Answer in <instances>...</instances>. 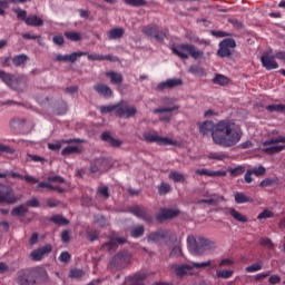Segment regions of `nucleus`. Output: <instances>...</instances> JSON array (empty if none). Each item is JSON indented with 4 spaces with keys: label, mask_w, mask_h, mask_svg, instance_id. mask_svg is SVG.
<instances>
[{
    "label": "nucleus",
    "mask_w": 285,
    "mask_h": 285,
    "mask_svg": "<svg viewBox=\"0 0 285 285\" xmlns=\"http://www.w3.org/2000/svg\"><path fill=\"white\" fill-rule=\"evenodd\" d=\"M183 81L179 78H173V79H167L164 82H160L158 85V90H166L167 88H177V86H181Z\"/></svg>",
    "instance_id": "nucleus-22"
},
{
    "label": "nucleus",
    "mask_w": 285,
    "mask_h": 285,
    "mask_svg": "<svg viewBox=\"0 0 285 285\" xmlns=\"http://www.w3.org/2000/svg\"><path fill=\"white\" fill-rule=\"evenodd\" d=\"M215 83H218V86H228V83H230V78L224 75H216Z\"/></svg>",
    "instance_id": "nucleus-40"
},
{
    "label": "nucleus",
    "mask_w": 285,
    "mask_h": 285,
    "mask_svg": "<svg viewBox=\"0 0 285 285\" xmlns=\"http://www.w3.org/2000/svg\"><path fill=\"white\" fill-rule=\"evenodd\" d=\"M170 50L173 55H176L179 59H188V57H191V59H200V57H204V51H199V49H196L195 46L190 43L173 45Z\"/></svg>",
    "instance_id": "nucleus-3"
},
{
    "label": "nucleus",
    "mask_w": 285,
    "mask_h": 285,
    "mask_svg": "<svg viewBox=\"0 0 285 285\" xmlns=\"http://www.w3.org/2000/svg\"><path fill=\"white\" fill-rule=\"evenodd\" d=\"M236 204H253L254 199L252 197L246 196L244 193L237 191L235 194Z\"/></svg>",
    "instance_id": "nucleus-29"
},
{
    "label": "nucleus",
    "mask_w": 285,
    "mask_h": 285,
    "mask_svg": "<svg viewBox=\"0 0 285 285\" xmlns=\"http://www.w3.org/2000/svg\"><path fill=\"white\" fill-rule=\"evenodd\" d=\"M97 194L104 197L105 199H108V197H110V194L108 193V187L106 186L99 187Z\"/></svg>",
    "instance_id": "nucleus-57"
},
{
    "label": "nucleus",
    "mask_w": 285,
    "mask_h": 285,
    "mask_svg": "<svg viewBox=\"0 0 285 285\" xmlns=\"http://www.w3.org/2000/svg\"><path fill=\"white\" fill-rule=\"evenodd\" d=\"M170 257H179L181 255V246L177 245L175 246L170 252Z\"/></svg>",
    "instance_id": "nucleus-59"
},
{
    "label": "nucleus",
    "mask_w": 285,
    "mask_h": 285,
    "mask_svg": "<svg viewBox=\"0 0 285 285\" xmlns=\"http://www.w3.org/2000/svg\"><path fill=\"white\" fill-rule=\"evenodd\" d=\"M169 179H171L173 181H175L176 184H184L186 181V177H184V175L178 171H170L168 175Z\"/></svg>",
    "instance_id": "nucleus-34"
},
{
    "label": "nucleus",
    "mask_w": 285,
    "mask_h": 285,
    "mask_svg": "<svg viewBox=\"0 0 285 285\" xmlns=\"http://www.w3.org/2000/svg\"><path fill=\"white\" fill-rule=\"evenodd\" d=\"M80 141L79 139L61 140V142L48 144V148L49 150H61V144H79Z\"/></svg>",
    "instance_id": "nucleus-32"
},
{
    "label": "nucleus",
    "mask_w": 285,
    "mask_h": 285,
    "mask_svg": "<svg viewBox=\"0 0 285 285\" xmlns=\"http://www.w3.org/2000/svg\"><path fill=\"white\" fill-rule=\"evenodd\" d=\"M131 213L132 215H135L136 217H139L140 219H144L145 222L153 220V218L150 217V215H148V212L144 207H139V206L131 207Z\"/></svg>",
    "instance_id": "nucleus-23"
},
{
    "label": "nucleus",
    "mask_w": 285,
    "mask_h": 285,
    "mask_svg": "<svg viewBox=\"0 0 285 285\" xmlns=\"http://www.w3.org/2000/svg\"><path fill=\"white\" fill-rule=\"evenodd\" d=\"M229 215L236 222H240L242 224H246L248 222V217L244 216L242 213L237 212L235 208L229 209Z\"/></svg>",
    "instance_id": "nucleus-30"
},
{
    "label": "nucleus",
    "mask_w": 285,
    "mask_h": 285,
    "mask_svg": "<svg viewBox=\"0 0 285 285\" xmlns=\"http://www.w3.org/2000/svg\"><path fill=\"white\" fill-rule=\"evenodd\" d=\"M51 252H52V246L46 245L43 247H40L31 252V258L33 259V262H41L43 255H48V253H51Z\"/></svg>",
    "instance_id": "nucleus-17"
},
{
    "label": "nucleus",
    "mask_w": 285,
    "mask_h": 285,
    "mask_svg": "<svg viewBox=\"0 0 285 285\" xmlns=\"http://www.w3.org/2000/svg\"><path fill=\"white\" fill-rule=\"evenodd\" d=\"M28 61V56L26 55H19L12 58L13 66H23Z\"/></svg>",
    "instance_id": "nucleus-41"
},
{
    "label": "nucleus",
    "mask_w": 285,
    "mask_h": 285,
    "mask_svg": "<svg viewBox=\"0 0 285 285\" xmlns=\"http://www.w3.org/2000/svg\"><path fill=\"white\" fill-rule=\"evenodd\" d=\"M228 23H232V26L237 30H242V28H244V23L236 18H229Z\"/></svg>",
    "instance_id": "nucleus-56"
},
{
    "label": "nucleus",
    "mask_w": 285,
    "mask_h": 285,
    "mask_svg": "<svg viewBox=\"0 0 285 285\" xmlns=\"http://www.w3.org/2000/svg\"><path fill=\"white\" fill-rule=\"evenodd\" d=\"M141 235H144V226L138 225L136 227L132 228L131 230V237H141Z\"/></svg>",
    "instance_id": "nucleus-53"
},
{
    "label": "nucleus",
    "mask_w": 285,
    "mask_h": 285,
    "mask_svg": "<svg viewBox=\"0 0 285 285\" xmlns=\"http://www.w3.org/2000/svg\"><path fill=\"white\" fill-rule=\"evenodd\" d=\"M105 75H106V77H109L110 83H114L116 86L124 83V76L119 72L107 71Z\"/></svg>",
    "instance_id": "nucleus-27"
},
{
    "label": "nucleus",
    "mask_w": 285,
    "mask_h": 285,
    "mask_svg": "<svg viewBox=\"0 0 285 285\" xmlns=\"http://www.w3.org/2000/svg\"><path fill=\"white\" fill-rule=\"evenodd\" d=\"M22 179H24L27 184H39V180L30 175L22 176Z\"/></svg>",
    "instance_id": "nucleus-62"
},
{
    "label": "nucleus",
    "mask_w": 285,
    "mask_h": 285,
    "mask_svg": "<svg viewBox=\"0 0 285 285\" xmlns=\"http://www.w3.org/2000/svg\"><path fill=\"white\" fill-rule=\"evenodd\" d=\"M175 110H179V106L164 107V108L154 109V112L155 114H158V112H173Z\"/></svg>",
    "instance_id": "nucleus-54"
},
{
    "label": "nucleus",
    "mask_w": 285,
    "mask_h": 285,
    "mask_svg": "<svg viewBox=\"0 0 285 285\" xmlns=\"http://www.w3.org/2000/svg\"><path fill=\"white\" fill-rule=\"evenodd\" d=\"M276 59H278L279 61H283L285 63V51H277L275 53Z\"/></svg>",
    "instance_id": "nucleus-64"
},
{
    "label": "nucleus",
    "mask_w": 285,
    "mask_h": 285,
    "mask_svg": "<svg viewBox=\"0 0 285 285\" xmlns=\"http://www.w3.org/2000/svg\"><path fill=\"white\" fill-rule=\"evenodd\" d=\"M119 244H126V238H112L108 243H105L102 245V250H108L109 253H112V250H117V246Z\"/></svg>",
    "instance_id": "nucleus-20"
},
{
    "label": "nucleus",
    "mask_w": 285,
    "mask_h": 285,
    "mask_svg": "<svg viewBox=\"0 0 285 285\" xmlns=\"http://www.w3.org/2000/svg\"><path fill=\"white\" fill-rule=\"evenodd\" d=\"M39 188H47V190H56L57 193H66L68 190V183L60 176H50L47 181H41L37 185Z\"/></svg>",
    "instance_id": "nucleus-5"
},
{
    "label": "nucleus",
    "mask_w": 285,
    "mask_h": 285,
    "mask_svg": "<svg viewBox=\"0 0 285 285\" xmlns=\"http://www.w3.org/2000/svg\"><path fill=\"white\" fill-rule=\"evenodd\" d=\"M169 190H170V185L168 183H163L158 187L159 195H168Z\"/></svg>",
    "instance_id": "nucleus-55"
},
{
    "label": "nucleus",
    "mask_w": 285,
    "mask_h": 285,
    "mask_svg": "<svg viewBox=\"0 0 285 285\" xmlns=\"http://www.w3.org/2000/svg\"><path fill=\"white\" fill-rule=\"evenodd\" d=\"M65 37L69 39V41H81V33L77 31H66Z\"/></svg>",
    "instance_id": "nucleus-38"
},
{
    "label": "nucleus",
    "mask_w": 285,
    "mask_h": 285,
    "mask_svg": "<svg viewBox=\"0 0 285 285\" xmlns=\"http://www.w3.org/2000/svg\"><path fill=\"white\" fill-rule=\"evenodd\" d=\"M87 237H88L89 242H95V240L99 239V232H97V230L87 232Z\"/></svg>",
    "instance_id": "nucleus-58"
},
{
    "label": "nucleus",
    "mask_w": 285,
    "mask_h": 285,
    "mask_svg": "<svg viewBox=\"0 0 285 285\" xmlns=\"http://www.w3.org/2000/svg\"><path fill=\"white\" fill-rule=\"evenodd\" d=\"M187 248L191 255H196L197 257L202 255H206L207 250L213 248V242L204 236H188L187 237Z\"/></svg>",
    "instance_id": "nucleus-2"
},
{
    "label": "nucleus",
    "mask_w": 285,
    "mask_h": 285,
    "mask_svg": "<svg viewBox=\"0 0 285 285\" xmlns=\"http://www.w3.org/2000/svg\"><path fill=\"white\" fill-rule=\"evenodd\" d=\"M179 215V209L161 208L159 214L156 216L158 222H165V219H173Z\"/></svg>",
    "instance_id": "nucleus-16"
},
{
    "label": "nucleus",
    "mask_w": 285,
    "mask_h": 285,
    "mask_svg": "<svg viewBox=\"0 0 285 285\" xmlns=\"http://www.w3.org/2000/svg\"><path fill=\"white\" fill-rule=\"evenodd\" d=\"M126 6H131L132 8H141L147 4L146 0H125Z\"/></svg>",
    "instance_id": "nucleus-43"
},
{
    "label": "nucleus",
    "mask_w": 285,
    "mask_h": 285,
    "mask_svg": "<svg viewBox=\"0 0 285 285\" xmlns=\"http://www.w3.org/2000/svg\"><path fill=\"white\" fill-rule=\"evenodd\" d=\"M235 274L233 269H217L216 275L222 279H230V276Z\"/></svg>",
    "instance_id": "nucleus-36"
},
{
    "label": "nucleus",
    "mask_w": 285,
    "mask_h": 285,
    "mask_svg": "<svg viewBox=\"0 0 285 285\" xmlns=\"http://www.w3.org/2000/svg\"><path fill=\"white\" fill-rule=\"evenodd\" d=\"M263 146L265 147L264 153H266V155H277V153L285 150V137L278 136L277 138H272L266 140Z\"/></svg>",
    "instance_id": "nucleus-9"
},
{
    "label": "nucleus",
    "mask_w": 285,
    "mask_h": 285,
    "mask_svg": "<svg viewBox=\"0 0 285 285\" xmlns=\"http://www.w3.org/2000/svg\"><path fill=\"white\" fill-rule=\"evenodd\" d=\"M86 55H88V52H81V51L67 55V61H69L70 63H75L78 57H86Z\"/></svg>",
    "instance_id": "nucleus-47"
},
{
    "label": "nucleus",
    "mask_w": 285,
    "mask_h": 285,
    "mask_svg": "<svg viewBox=\"0 0 285 285\" xmlns=\"http://www.w3.org/2000/svg\"><path fill=\"white\" fill-rule=\"evenodd\" d=\"M81 153V148L77 146H68L61 150V155L63 157H68V155H79Z\"/></svg>",
    "instance_id": "nucleus-33"
},
{
    "label": "nucleus",
    "mask_w": 285,
    "mask_h": 285,
    "mask_svg": "<svg viewBox=\"0 0 285 285\" xmlns=\"http://www.w3.org/2000/svg\"><path fill=\"white\" fill-rule=\"evenodd\" d=\"M83 275H86L83 269L73 268L70 271L69 277H72L73 279H81V277H83Z\"/></svg>",
    "instance_id": "nucleus-46"
},
{
    "label": "nucleus",
    "mask_w": 285,
    "mask_h": 285,
    "mask_svg": "<svg viewBox=\"0 0 285 285\" xmlns=\"http://www.w3.org/2000/svg\"><path fill=\"white\" fill-rule=\"evenodd\" d=\"M26 213H28V207H26L24 205H20L18 207H14L11 210V215L13 217H26Z\"/></svg>",
    "instance_id": "nucleus-35"
},
{
    "label": "nucleus",
    "mask_w": 285,
    "mask_h": 285,
    "mask_svg": "<svg viewBox=\"0 0 285 285\" xmlns=\"http://www.w3.org/2000/svg\"><path fill=\"white\" fill-rule=\"evenodd\" d=\"M112 110L117 111V105H108V106L100 107L101 115H108V114L112 112Z\"/></svg>",
    "instance_id": "nucleus-52"
},
{
    "label": "nucleus",
    "mask_w": 285,
    "mask_h": 285,
    "mask_svg": "<svg viewBox=\"0 0 285 285\" xmlns=\"http://www.w3.org/2000/svg\"><path fill=\"white\" fill-rule=\"evenodd\" d=\"M277 57L273 55V50L265 51L261 57V63L265 70H277L279 63H277Z\"/></svg>",
    "instance_id": "nucleus-11"
},
{
    "label": "nucleus",
    "mask_w": 285,
    "mask_h": 285,
    "mask_svg": "<svg viewBox=\"0 0 285 285\" xmlns=\"http://www.w3.org/2000/svg\"><path fill=\"white\" fill-rule=\"evenodd\" d=\"M51 222L58 226H68V224H70V222L61 215L52 216Z\"/></svg>",
    "instance_id": "nucleus-37"
},
{
    "label": "nucleus",
    "mask_w": 285,
    "mask_h": 285,
    "mask_svg": "<svg viewBox=\"0 0 285 285\" xmlns=\"http://www.w3.org/2000/svg\"><path fill=\"white\" fill-rule=\"evenodd\" d=\"M13 12L17 14V18L20 19V21H23L24 23H27V21H28V12H26V10L13 9Z\"/></svg>",
    "instance_id": "nucleus-45"
},
{
    "label": "nucleus",
    "mask_w": 285,
    "mask_h": 285,
    "mask_svg": "<svg viewBox=\"0 0 285 285\" xmlns=\"http://www.w3.org/2000/svg\"><path fill=\"white\" fill-rule=\"evenodd\" d=\"M272 217H275V214L268 209H264L258 214L257 219H271Z\"/></svg>",
    "instance_id": "nucleus-50"
},
{
    "label": "nucleus",
    "mask_w": 285,
    "mask_h": 285,
    "mask_svg": "<svg viewBox=\"0 0 285 285\" xmlns=\"http://www.w3.org/2000/svg\"><path fill=\"white\" fill-rule=\"evenodd\" d=\"M130 264V255L126 252L118 253L110 262L111 266L116 268H124Z\"/></svg>",
    "instance_id": "nucleus-15"
},
{
    "label": "nucleus",
    "mask_w": 285,
    "mask_h": 285,
    "mask_svg": "<svg viewBox=\"0 0 285 285\" xmlns=\"http://www.w3.org/2000/svg\"><path fill=\"white\" fill-rule=\"evenodd\" d=\"M166 237H168V232L159 230V232L150 234L149 237H148V242L157 243V242H159V240H161V239H164Z\"/></svg>",
    "instance_id": "nucleus-31"
},
{
    "label": "nucleus",
    "mask_w": 285,
    "mask_h": 285,
    "mask_svg": "<svg viewBox=\"0 0 285 285\" xmlns=\"http://www.w3.org/2000/svg\"><path fill=\"white\" fill-rule=\"evenodd\" d=\"M146 273H136L132 276H128L125 279L124 285H144V279H146Z\"/></svg>",
    "instance_id": "nucleus-19"
},
{
    "label": "nucleus",
    "mask_w": 285,
    "mask_h": 285,
    "mask_svg": "<svg viewBox=\"0 0 285 285\" xmlns=\"http://www.w3.org/2000/svg\"><path fill=\"white\" fill-rule=\"evenodd\" d=\"M124 35H126V30L124 28H114L107 32V37L110 41L121 39Z\"/></svg>",
    "instance_id": "nucleus-25"
},
{
    "label": "nucleus",
    "mask_w": 285,
    "mask_h": 285,
    "mask_svg": "<svg viewBox=\"0 0 285 285\" xmlns=\"http://www.w3.org/2000/svg\"><path fill=\"white\" fill-rule=\"evenodd\" d=\"M268 282L269 284H281L282 283V277L279 275H272L269 278H268Z\"/></svg>",
    "instance_id": "nucleus-60"
},
{
    "label": "nucleus",
    "mask_w": 285,
    "mask_h": 285,
    "mask_svg": "<svg viewBox=\"0 0 285 285\" xmlns=\"http://www.w3.org/2000/svg\"><path fill=\"white\" fill-rule=\"evenodd\" d=\"M264 268V263L258 262L256 264H252L245 268L246 273H257V271H262Z\"/></svg>",
    "instance_id": "nucleus-42"
},
{
    "label": "nucleus",
    "mask_w": 285,
    "mask_h": 285,
    "mask_svg": "<svg viewBox=\"0 0 285 285\" xmlns=\"http://www.w3.org/2000/svg\"><path fill=\"white\" fill-rule=\"evenodd\" d=\"M59 259L66 264L70 262V254L68 252H62L59 256Z\"/></svg>",
    "instance_id": "nucleus-63"
},
{
    "label": "nucleus",
    "mask_w": 285,
    "mask_h": 285,
    "mask_svg": "<svg viewBox=\"0 0 285 285\" xmlns=\"http://www.w3.org/2000/svg\"><path fill=\"white\" fill-rule=\"evenodd\" d=\"M259 244H261V246H265V248H269V250H273V248H275L273 240H271V238H268V237H262L259 239Z\"/></svg>",
    "instance_id": "nucleus-48"
},
{
    "label": "nucleus",
    "mask_w": 285,
    "mask_h": 285,
    "mask_svg": "<svg viewBox=\"0 0 285 285\" xmlns=\"http://www.w3.org/2000/svg\"><path fill=\"white\" fill-rule=\"evenodd\" d=\"M268 112H285V105H269L266 107Z\"/></svg>",
    "instance_id": "nucleus-44"
},
{
    "label": "nucleus",
    "mask_w": 285,
    "mask_h": 285,
    "mask_svg": "<svg viewBox=\"0 0 285 285\" xmlns=\"http://www.w3.org/2000/svg\"><path fill=\"white\" fill-rule=\"evenodd\" d=\"M19 285H30L36 284L37 282V272L26 269L23 272H20L17 279Z\"/></svg>",
    "instance_id": "nucleus-13"
},
{
    "label": "nucleus",
    "mask_w": 285,
    "mask_h": 285,
    "mask_svg": "<svg viewBox=\"0 0 285 285\" xmlns=\"http://www.w3.org/2000/svg\"><path fill=\"white\" fill-rule=\"evenodd\" d=\"M277 181V178H265L261 181L259 187L261 188H268L271 186H274V184Z\"/></svg>",
    "instance_id": "nucleus-49"
},
{
    "label": "nucleus",
    "mask_w": 285,
    "mask_h": 285,
    "mask_svg": "<svg viewBox=\"0 0 285 285\" xmlns=\"http://www.w3.org/2000/svg\"><path fill=\"white\" fill-rule=\"evenodd\" d=\"M116 115L129 119V117H135V115H137V109L134 106L128 105V102H120L116 105Z\"/></svg>",
    "instance_id": "nucleus-12"
},
{
    "label": "nucleus",
    "mask_w": 285,
    "mask_h": 285,
    "mask_svg": "<svg viewBox=\"0 0 285 285\" xmlns=\"http://www.w3.org/2000/svg\"><path fill=\"white\" fill-rule=\"evenodd\" d=\"M26 24L33 28H41V26H43V19L39 18L37 14H31L28 16Z\"/></svg>",
    "instance_id": "nucleus-28"
},
{
    "label": "nucleus",
    "mask_w": 285,
    "mask_h": 285,
    "mask_svg": "<svg viewBox=\"0 0 285 285\" xmlns=\"http://www.w3.org/2000/svg\"><path fill=\"white\" fill-rule=\"evenodd\" d=\"M228 173L232 177H239V175H244V173H246V167L237 166L236 168H229Z\"/></svg>",
    "instance_id": "nucleus-39"
},
{
    "label": "nucleus",
    "mask_w": 285,
    "mask_h": 285,
    "mask_svg": "<svg viewBox=\"0 0 285 285\" xmlns=\"http://www.w3.org/2000/svg\"><path fill=\"white\" fill-rule=\"evenodd\" d=\"M206 266H210V261L204 263H191L189 265H173L171 268L178 277H184V275H197L199 269L206 268Z\"/></svg>",
    "instance_id": "nucleus-6"
},
{
    "label": "nucleus",
    "mask_w": 285,
    "mask_h": 285,
    "mask_svg": "<svg viewBox=\"0 0 285 285\" xmlns=\"http://www.w3.org/2000/svg\"><path fill=\"white\" fill-rule=\"evenodd\" d=\"M8 8V0H0V17L6 14V9Z\"/></svg>",
    "instance_id": "nucleus-61"
},
{
    "label": "nucleus",
    "mask_w": 285,
    "mask_h": 285,
    "mask_svg": "<svg viewBox=\"0 0 285 285\" xmlns=\"http://www.w3.org/2000/svg\"><path fill=\"white\" fill-rule=\"evenodd\" d=\"M145 141L149 144H157L158 146H179V141L161 137L157 131H147L142 135Z\"/></svg>",
    "instance_id": "nucleus-8"
},
{
    "label": "nucleus",
    "mask_w": 285,
    "mask_h": 285,
    "mask_svg": "<svg viewBox=\"0 0 285 285\" xmlns=\"http://www.w3.org/2000/svg\"><path fill=\"white\" fill-rule=\"evenodd\" d=\"M250 171L256 177H263V175H266V168L264 166L254 167L253 169H250Z\"/></svg>",
    "instance_id": "nucleus-51"
},
{
    "label": "nucleus",
    "mask_w": 285,
    "mask_h": 285,
    "mask_svg": "<svg viewBox=\"0 0 285 285\" xmlns=\"http://www.w3.org/2000/svg\"><path fill=\"white\" fill-rule=\"evenodd\" d=\"M100 137H101L102 141H106L107 144H109V146H111V148H119V146H121V140L115 139L112 136H110L109 132H104V134H101Z\"/></svg>",
    "instance_id": "nucleus-26"
},
{
    "label": "nucleus",
    "mask_w": 285,
    "mask_h": 285,
    "mask_svg": "<svg viewBox=\"0 0 285 285\" xmlns=\"http://www.w3.org/2000/svg\"><path fill=\"white\" fill-rule=\"evenodd\" d=\"M215 37L222 39L224 37H229L225 38L223 41L219 42V49L217 51L218 57L226 58V57H232L233 52L230 51V48H237V42L235 39H233V33L226 32V31H215Z\"/></svg>",
    "instance_id": "nucleus-4"
},
{
    "label": "nucleus",
    "mask_w": 285,
    "mask_h": 285,
    "mask_svg": "<svg viewBox=\"0 0 285 285\" xmlns=\"http://www.w3.org/2000/svg\"><path fill=\"white\" fill-rule=\"evenodd\" d=\"M200 135H212V139H215V122L206 120L199 125Z\"/></svg>",
    "instance_id": "nucleus-18"
},
{
    "label": "nucleus",
    "mask_w": 285,
    "mask_h": 285,
    "mask_svg": "<svg viewBox=\"0 0 285 285\" xmlns=\"http://www.w3.org/2000/svg\"><path fill=\"white\" fill-rule=\"evenodd\" d=\"M21 196L14 194L12 187L0 184V204H17Z\"/></svg>",
    "instance_id": "nucleus-10"
},
{
    "label": "nucleus",
    "mask_w": 285,
    "mask_h": 285,
    "mask_svg": "<svg viewBox=\"0 0 285 285\" xmlns=\"http://www.w3.org/2000/svg\"><path fill=\"white\" fill-rule=\"evenodd\" d=\"M244 131L239 128H235V122L230 120H220L216 125L215 144L223 148H233L242 141Z\"/></svg>",
    "instance_id": "nucleus-1"
},
{
    "label": "nucleus",
    "mask_w": 285,
    "mask_h": 285,
    "mask_svg": "<svg viewBox=\"0 0 285 285\" xmlns=\"http://www.w3.org/2000/svg\"><path fill=\"white\" fill-rule=\"evenodd\" d=\"M0 79L9 88H12L13 90H19V85L21 83V80H19V78H17L14 75L0 70Z\"/></svg>",
    "instance_id": "nucleus-14"
},
{
    "label": "nucleus",
    "mask_w": 285,
    "mask_h": 285,
    "mask_svg": "<svg viewBox=\"0 0 285 285\" xmlns=\"http://www.w3.org/2000/svg\"><path fill=\"white\" fill-rule=\"evenodd\" d=\"M94 90L98 94L101 95L102 97H112V89L108 87V85L104 83H98L94 86Z\"/></svg>",
    "instance_id": "nucleus-24"
},
{
    "label": "nucleus",
    "mask_w": 285,
    "mask_h": 285,
    "mask_svg": "<svg viewBox=\"0 0 285 285\" xmlns=\"http://www.w3.org/2000/svg\"><path fill=\"white\" fill-rule=\"evenodd\" d=\"M141 32L155 39L158 43H164V39H168V29L159 28L157 24H148L141 29Z\"/></svg>",
    "instance_id": "nucleus-7"
},
{
    "label": "nucleus",
    "mask_w": 285,
    "mask_h": 285,
    "mask_svg": "<svg viewBox=\"0 0 285 285\" xmlns=\"http://www.w3.org/2000/svg\"><path fill=\"white\" fill-rule=\"evenodd\" d=\"M87 59L89 61H118V58L112 55L104 56L99 53H87Z\"/></svg>",
    "instance_id": "nucleus-21"
}]
</instances>
